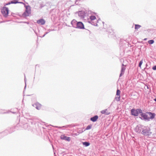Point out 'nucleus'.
I'll list each match as a JSON object with an SVG mask.
<instances>
[{
    "instance_id": "1",
    "label": "nucleus",
    "mask_w": 156,
    "mask_h": 156,
    "mask_svg": "<svg viewBox=\"0 0 156 156\" xmlns=\"http://www.w3.org/2000/svg\"><path fill=\"white\" fill-rule=\"evenodd\" d=\"M141 114L140 115L141 116V117L144 119H148L150 118H153L154 117L155 115L154 114H152L151 112H149L148 114L149 115V117L148 116V115H147L145 113H141Z\"/></svg>"
},
{
    "instance_id": "2",
    "label": "nucleus",
    "mask_w": 156,
    "mask_h": 156,
    "mask_svg": "<svg viewBox=\"0 0 156 156\" xmlns=\"http://www.w3.org/2000/svg\"><path fill=\"white\" fill-rule=\"evenodd\" d=\"M26 8L25 11L23 13L22 16L24 17L28 16L31 13V8L29 5L25 6Z\"/></svg>"
},
{
    "instance_id": "3",
    "label": "nucleus",
    "mask_w": 156,
    "mask_h": 156,
    "mask_svg": "<svg viewBox=\"0 0 156 156\" xmlns=\"http://www.w3.org/2000/svg\"><path fill=\"white\" fill-rule=\"evenodd\" d=\"M142 111L141 109H132L131 110V113L132 115L135 116H137L139 113H142Z\"/></svg>"
},
{
    "instance_id": "4",
    "label": "nucleus",
    "mask_w": 156,
    "mask_h": 156,
    "mask_svg": "<svg viewBox=\"0 0 156 156\" xmlns=\"http://www.w3.org/2000/svg\"><path fill=\"white\" fill-rule=\"evenodd\" d=\"M1 12L4 16L7 17L9 13L8 9L6 7H4L1 10Z\"/></svg>"
},
{
    "instance_id": "5",
    "label": "nucleus",
    "mask_w": 156,
    "mask_h": 156,
    "mask_svg": "<svg viewBox=\"0 0 156 156\" xmlns=\"http://www.w3.org/2000/svg\"><path fill=\"white\" fill-rule=\"evenodd\" d=\"M76 27L78 29H83L84 28V26L82 22H77Z\"/></svg>"
},
{
    "instance_id": "6",
    "label": "nucleus",
    "mask_w": 156,
    "mask_h": 156,
    "mask_svg": "<svg viewBox=\"0 0 156 156\" xmlns=\"http://www.w3.org/2000/svg\"><path fill=\"white\" fill-rule=\"evenodd\" d=\"M120 91L118 89L117 90L116 96L115 99L116 101H119L120 99Z\"/></svg>"
},
{
    "instance_id": "7",
    "label": "nucleus",
    "mask_w": 156,
    "mask_h": 156,
    "mask_svg": "<svg viewBox=\"0 0 156 156\" xmlns=\"http://www.w3.org/2000/svg\"><path fill=\"white\" fill-rule=\"evenodd\" d=\"M151 133H150L149 130L147 129H145L143 130L142 132V134L144 135L148 136Z\"/></svg>"
},
{
    "instance_id": "8",
    "label": "nucleus",
    "mask_w": 156,
    "mask_h": 156,
    "mask_svg": "<svg viewBox=\"0 0 156 156\" xmlns=\"http://www.w3.org/2000/svg\"><path fill=\"white\" fill-rule=\"evenodd\" d=\"M33 105V106L35 107L38 110L40 109L41 107V105L38 102L36 103Z\"/></svg>"
},
{
    "instance_id": "9",
    "label": "nucleus",
    "mask_w": 156,
    "mask_h": 156,
    "mask_svg": "<svg viewBox=\"0 0 156 156\" xmlns=\"http://www.w3.org/2000/svg\"><path fill=\"white\" fill-rule=\"evenodd\" d=\"M61 138L62 140H65L68 141H69L70 140V137H67L64 135L61 136Z\"/></svg>"
},
{
    "instance_id": "10",
    "label": "nucleus",
    "mask_w": 156,
    "mask_h": 156,
    "mask_svg": "<svg viewBox=\"0 0 156 156\" xmlns=\"http://www.w3.org/2000/svg\"><path fill=\"white\" fill-rule=\"evenodd\" d=\"M45 21L43 19H41L39 20H38L37 21V23L38 24H40L41 25H44L45 23Z\"/></svg>"
},
{
    "instance_id": "11",
    "label": "nucleus",
    "mask_w": 156,
    "mask_h": 156,
    "mask_svg": "<svg viewBox=\"0 0 156 156\" xmlns=\"http://www.w3.org/2000/svg\"><path fill=\"white\" fill-rule=\"evenodd\" d=\"M122 67L121 71V73L120 74V76H121L124 73L126 69L125 67H124V65L123 64H122Z\"/></svg>"
},
{
    "instance_id": "12",
    "label": "nucleus",
    "mask_w": 156,
    "mask_h": 156,
    "mask_svg": "<svg viewBox=\"0 0 156 156\" xmlns=\"http://www.w3.org/2000/svg\"><path fill=\"white\" fill-rule=\"evenodd\" d=\"M101 113L103 114H105L106 115H109L110 114V112L108 111L107 109H105L101 111Z\"/></svg>"
},
{
    "instance_id": "13",
    "label": "nucleus",
    "mask_w": 156,
    "mask_h": 156,
    "mask_svg": "<svg viewBox=\"0 0 156 156\" xmlns=\"http://www.w3.org/2000/svg\"><path fill=\"white\" fill-rule=\"evenodd\" d=\"M98 118V117L97 115H95L94 117L91 118H90V120L92 122H94L97 121Z\"/></svg>"
},
{
    "instance_id": "14",
    "label": "nucleus",
    "mask_w": 156,
    "mask_h": 156,
    "mask_svg": "<svg viewBox=\"0 0 156 156\" xmlns=\"http://www.w3.org/2000/svg\"><path fill=\"white\" fill-rule=\"evenodd\" d=\"M141 127L140 126H137L135 130L136 132L140 133L141 132Z\"/></svg>"
},
{
    "instance_id": "15",
    "label": "nucleus",
    "mask_w": 156,
    "mask_h": 156,
    "mask_svg": "<svg viewBox=\"0 0 156 156\" xmlns=\"http://www.w3.org/2000/svg\"><path fill=\"white\" fill-rule=\"evenodd\" d=\"M77 22L76 20H73L71 21V23L73 26L74 27L76 25Z\"/></svg>"
},
{
    "instance_id": "16",
    "label": "nucleus",
    "mask_w": 156,
    "mask_h": 156,
    "mask_svg": "<svg viewBox=\"0 0 156 156\" xmlns=\"http://www.w3.org/2000/svg\"><path fill=\"white\" fill-rule=\"evenodd\" d=\"M90 19L91 21H93L94 20H96V18L95 16H91L90 17Z\"/></svg>"
},
{
    "instance_id": "17",
    "label": "nucleus",
    "mask_w": 156,
    "mask_h": 156,
    "mask_svg": "<svg viewBox=\"0 0 156 156\" xmlns=\"http://www.w3.org/2000/svg\"><path fill=\"white\" fill-rule=\"evenodd\" d=\"M83 145H84L85 147L88 146L90 145V143L88 142H83Z\"/></svg>"
},
{
    "instance_id": "18",
    "label": "nucleus",
    "mask_w": 156,
    "mask_h": 156,
    "mask_svg": "<svg viewBox=\"0 0 156 156\" xmlns=\"http://www.w3.org/2000/svg\"><path fill=\"white\" fill-rule=\"evenodd\" d=\"M141 27V26L140 25H138V24H135V29H136L137 30L138 29H139Z\"/></svg>"
},
{
    "instance_id": "19",
    "label": "nucleus",
    "mask_w": 156,
    "mask_h": 156,
    "mask_svg": "<svg viewBox=\"0 0 156 156\" xmlns=\"http://www.w3.org/2000/svg\"><path fill=\"white\" fill-rule=\"evenodd\" d=\"M92 126L91 125H89L87 127L86 129V130L89 129L91 128Z\"/></svg>"
},
{
    "instance_id": "20",
    "label": "nucleus",
    "mask_w": 156,
    "mask_h": 156,
    "mask_svg": "<svg viewBox=\"0 0 156 156\" xmlns=\"http://www.w3.org/2000/svg\"><path fill=\"white\" fill-rule=\"evenodd\" d=\"M154 42V41L153 40H150L148 41V43L149 44H153Z\"/></svg>"
},
{
    "instance_id": "21",
    "label": "nucleus",
    "mask_w": 156,
    "mask_h": 156,
    "mask_svg": "<svg viewBox=\"0 0 156 156\" xmlns=\"http://www.w3.org/2000/svg\"><path fill=\"white\" fill-rule=\"evenodd\" d=\"M143 60H141L140 62L139 63V67H140L141 68V65H142V64L143 63Z\"/></svg>"
},
{
    "instance_id": "22",
    "label": "nucleus",
    "mask_w": 156,
    "mask_h": 156,
    "mask_svg": "<svg viewBox=\"0 0 156 156\" xmlns=\"http://www.w3.org/2000/svg\"><path fill=\"white\" fill-rule=\"evenodd\" d=\"M152 69L154 70H156V66H154L152 68Z\"/></svg>"
},
{
    "instance_id": "23",
    "label": "nucleus",
    "mask_w": 156,
    "mask_h": 156,
    "mask_svg": "<svg viewBox=\"0 0 156 156\" xmlns=\"http://www.w3.org/2000/svg\"><path fill=\"white\" fill-rule=\"evenodd\" d=\"M11 3H17V2H13V1H12V2Z\"/></svg>"
},
{
    "instance_id": "24",
    "label": "nucleus",
    "mask_w": 156,
    "mask_h": 156,
    "mask_svg": "<svg viewBox=\"0 0 156 156\" xmlns=\"http://www.w3.org/2000/svg\"><path fill=\"white\" fill-rule=\"evenodd\" d=\"M154 100L156 102V98L154 99Z\"/></svg>"
},
{
    "instance_id": "25",
    "label": "nucleus",
    "mask_w": 156,
    "mask_h": 156,
    "mask_svg": "<svg viewBox=\"0 0 156 156\" xmlns=\"http://www.w3.org/2000/svg\"><path fill=\"white\" fill-rule=\"evenodd\" d=\"M147 39V38H145L144 40H146Z\"/></svg>"
}]
</instances>
